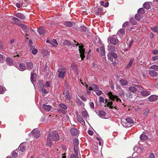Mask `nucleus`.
I'll use <instances>...</instances> for the list:
<instances>
[{
    "instance_id": "1",
    "label": "nucleus",
    "mask_w": 158,
    "mask_h": 158,
    "mask_svg": "<svg viewBox=\"0 0 158 158\" xmlns=\"http://www.w3.org/2000/svg\"><path fill=\"white\" fill-rule=\"evenodd\" d=\"M133 120L131 118L127 117L121 119V123L125 127H131L134 123Z\"/></svg>"
},
{
    "instance_id": "2",
    "label": "nucleus",
    "mask_w": 158,
    "mask_h": 158,
    "mask_svg": "<svg viewBox=\"0 0 158 158\" xmlns=\"http://www.w3.org/2000/svg\"><path fill=\"white\" fill-rule=\"evenodd\" d=\"M58 77L61 78H63L64 77L66 73V69L65 68H62L58 69Z\"/></svg>"
},
{
    "instance_id": "3",
    "label": "nucleus",
    "mask_w": 158,
    "mask_h": 158,
    "mask_svg": "<svg viewBox=\"0 0 158 158\" xmlns=\"http://www.w3.org/2000/svg\"><path fill=\"white\" fill-rule=\"evenodd\" d=\"M107 95L109 98L112 101L115 100L116 102H121V100L116 95H115L112 94V93L110 92H109Z\"/></svg>"
},
{
    "instance_id": "4",
    "label": "nucleus",
    "mask_w": 158,
    "mask_h": 158,
    "mask_svg": "<svg viewBox=\"0 0 158 158\" xmlns=\"http://www.w3.org/2000/svg\"><path fill=\"white\" fill-rule=\"evenodd\" d=\"M142 88V87L138 85H135L133 86L129 87L128 88V90L132 93H135L137 91L138 89H141Z\"/></svg>"
},
{
    "instance_id": "5",
    "label": "nucleus",
    "mask_w": 158,
    "mask_h": 158,
    "mask_svg": "<svg viewBox=\"0 0 158 158\" xmlns=\"http://www.w3.org/2000/svg\"><path fill=\"white\" fill-rule=\"evenodd\" d=\"M79 50L80 54V56L81 58V60H83L85 57V50L83 48V46L82 45H80L79 46Z\"/></svg>"
},
{
    "instance_id": "6",
    "label": "nucleus",
    "mask_w": 158,
    "mask_h": 158,
    "mask_svg": "<svg viewBox=\"0 0 158 158\" xmlns=\"http://www.w3.org/2000/svg\"><path fill=\"white\" fill-rule=\"evenodd\" d=\"M108 40L111 44L114 45H116L118 42V40L116 35L109 37Z\"/></svg>"
},
{
    "instance_id": "7",
    "label": "nucleus",
    "mask_w": 158,
    "mask_h": 158,
    "mask_svg": "<svg viewBox=\"0 0 158 158\" xmlns=\"http://www.w3.org/2000/svg\"><path fill=\"white\" fill-rule=\"evenodd\" d=\"M60 136L58 133L55 131H54L52 135V138L53 141H56L59 140Z\"/></svg>"
},
{
    "instance_id": "8",
    "label": "nucleus",
    "mask_w": 158,
    "mask_h": 158,
    "mask_svg": "<svg viewBox=\"0 0 158 158\" xmlns=\"http://www.w3.org/2000/svg\"><path fill=\"white\" fill-rule=\"evenodd\" d=\"M31 133L32 135L35 138H38L40 137V131L35 129L31 131Z\"/></svg>"
},
{
    "instance_id": "9",
    "label": "nucleus",
    "mask_w": 158,
    "mask_h": 158,
    "mask_svg": "<svg viewBox=\"0 0 158 158\" xmlns=\"http://www.w3.org/2000/svg\"><path fill=\"white\" fill-rule=\"evenodd\" d=\"M70 132L72 135L76 136L78 134L79 131L76 128H73L70 129Z\"/></svg>"
},
{
    "instance_id": "10",
    "label": "nucleus",
    "mask_w": 158,
    "mask_h": 158,
    "mask_svg": "<svg viewBox=\"0 0 158 158\" xmlns=\"http://www.w3.org/2000/svg\"><path fill=\"white\" fill-rule=\"evenodd\" d=\"M51 136L50 133H48L47 135V144L49 147H51L52 145L51 139Z\"/></svg>"
},
{
    "instance_id": "11",
    "label": "nucleus",
    "mask_w": 158,
    "mask_h": 158,
    "mask_svg": "<svg viewBox=\"0 0 158 158\" xmlns=\"http://www.w3.org/2000/svg\"><path fill=\"white\" fill-rule=\"evenodd\" d=\"M157 98V96L155 95H153L150 96L148 97V99L149 101L150 102H153L156 100Z\"/></svg>"
},
{
    "instance_id": "12",
    "label": "nucleus",
    "mask_w": 158,
    "mask_h": 158,
    "mask_svg": "<svg viewBox=\"0 0 158 158\" xmlns=\"http://www.w3.org/2000/svg\"><path fill=\"white\" fill-rule=\"evenodd\" d=\"M149 74L152 77H156L158 76V73L154 70H149Z\"/></svg>"
},
{
    "instance_id": "13",
    "label": "nucleus",
    "mask_w": 158,
    "mask_h": 158,
    "mask_svg": "<svg viewBox=\"0 0 158 158\" xmlns=\"http://www.w3.org/2000/svg\"><path fill=\"white\" fill-rule=\"evenodd\" d=\"M37 31L40 35H43L46 33V29L42 27L38 28Z\"/></svg>"
},
{
    "instance_id": "14",
    "label": "nucleus",
    "mask_w": 158,
    "mask_h": 158,
    "mask_svg": "<svg viewBox=\"0 0 158 158\" xmlns=\"http://www.w3.org/2000/svg\"><path fill=\"white\" fill-rule=\"evenodd\" d=\"M141 94L144 96L147 97L151 93L150 91L145 90H143L140 92Z\"/></svg>"
},
{
    "instance_id": "15",
    "label": "nucleus",
    "mask_w": 158,
    "mask_h": 158,
    "mask_svg": "<svg viewBox=\"0 0 158 158\" xmlns=\"http://www.w3.org/2000/svg\"><path fill=\"white\" fill-rule=\"evenodd\" d=\"M36 79V74L35 73H31V80L32 82L35 81Z\"/></svg>"
},
{
    "instance_id": "16",
    "label": "nucleus",
    "mask_w": 158,
    "mask_h": 158,
    "mask_svg": "<svg viewBox=\"0 0 158 158\" xmlns=\"http://www.w3.org/2000/svg\"><path fill=\"white\" fill-rule=\"evenodd\" d=\"M120 84L123 86H126L128 84V82L127 80L124 79H121L119 81Z\"/></svg>"
},
{
    "instance_id": "17",
    "label": "nucleus",
    "mask_w": 158,
    "mask_h": 158,
    "mask_svg": "<svg viewBox=\"0 0 158 158\" xmlns=\"http://www.w3.org/2000/svg\"><path fill=\"white\" fill-rule=\"evenodd\" d=\"M42 107L43 109L46 111H49L51 109V106L49 105L43 104Z\"/></svg>"
},
{
    "instance_id": "18",
    "label": "nucleus",
    "mask_w": 158,
    "mask_h": 158,
    "mask_svg": "<svg viewBox=\"0 0 158 158\" xmlns=\"http://www.w3.org/2000/svg\"><path fill=\"white\" fill-rule=\"evenodd\" d=\"M6 61L7 64L9 65H12L13 63V60L9 57H7L6 58Z\"/></svg>"
},
{
    "instance_id": "19",
    "label": "nucleus",
    "mask_w": 158,
    "mask_h": 158,
    "mask_svg": "<svg viewBox=\"0 0 158 158\" xmlns=\"http://www.w3.org/2000/svg\"><path fill=\"white\" fill-rule=\"evenodd\" d=\"M19 69L21 71H24L26 69L25 64L23 63H20L19 64Z\"/></svg>"
},
{
    "instance_id": "20",
    "label": "nucleus",
    "mask_w": 158,
    "mask_h": 158,
    "mask_svg": "<svg viewBox=\"0 0 158 158\" xmlns=\"http://www.w3.org/2000/svg\"><path fill=\"white\" fill-rule=\"evenodd\" d=\"M15 16L18 18H19L22 19H24L25 18V16L24 15L21 13H16Z\"/></svg>"
},
{
    "instance_id": "21",
    "label": "nucleus",
    "mask_w": 158,
    "mask_h": 158,
    "mask_svg": "<svg viewBox=\"0 0 158 158\" xmlns=\"http://www.w3.org/2000/svg\"><path fill=\"white\" fill-rule=\"evenodd\" d=\"M78 121L82 125H85V122L84 119L81 117L78 116L77 117Z\"/></svg>"
},
{
    "instance_id": "22",
    "label": "nucleus",
    "mask_w": 158,
    "mask_h": 158,
    "mask_svg": "<svg viewBox=\"0 0 158 158\" xmlns=\"http://www.w3.org/2000/svg\"><path fill=\"white\" fill-rule=\"evenodd\" d=\"M101 56H104L105 54V48L103 46H101L100 47Z\"/></svg>"
},
{
    "instance_id": "23",
    "label": "nucleus",
    "mask_w": 158,
    "mask_h": 158,
    "mask_svg": "<svg viewBox=\"0 0 158 158\" xmlns=\"http://www.w3.org/2000/svg\"><path fill=\"white\" fill-rule=\"evenodd\" d=\"M134 59L133 58H131L130 59V60H129V63L127 64V65L126 66V68L127 69H129L130 68L132 65V64L134 61Z\"/></svg>"
},
{
    "instance_id": "24",
    "label": "nucleus",
    "mask_w": 158,
    "mask_h": 158,
    "mask_svg": "<svg viewBox=\"0 0 158 158\" xmlns=\"http://www.w3.org/2000/svg\"><path fill=\"white\" fill-rule=\"evenodd\" d=\"M125 30L123 29H120L118 31L117 34L119 35H123L125 34Z\"/></svg>"
},
{
    "instance_id": "25",
    "label": "nucleus",
    "mask_w": 158,
    "mask_h": 158,
    "mask_svg": "<svg viewBox=\"0 0 158 158\" xmlns=\"http://www.w3.org/2000/svg\"><path fill=\"white\" fill-rule=\"evenodd\" d=\"M108 49L109 51H111V52H114L115 51L114 47L111 45H108Z\"/></svg>"
},
{
    "instance_id": "26",
    "label": "nucleus",
    "mask_w": 158,
    "mask_h": 158,
    "mask_svg": "<svg viewBox=\"0 0 158 158\" xmlns=\"http://www.w3.org/2000/svg\"><path fill=\"white\" fill-rule=\"evenodd\" d=\"M81 114L83 117L85 119L89 118V115L86 111H82Z\"/></svg>"
},
{
    "instance_id": "27",
    "label": "nucleus",
    "mask_w": 158,
    "mask_h": 158,
    "mask_svg": "<svg viewBox=\"0 0 158 158\" xmlns=\"http://www.w3.org/2000/svg\"><path fill=\"white\" fill-rule=\"evenodd\" d=\"M148 136L145 134H142L140 136V139L143 140H145L148 139Z\"/></svg>"
},
{
    "instance_id": "28",
    "label": "nucleus",
    "mask_w": 158,
    "mask_h": 158,
    "mask_svg": "<svg viewBox=\"0 0 158 158\" xmlns=\"http://www.w3.org/2000/svg\"><path fill=\"white\" fill-rule=\"evenodd\" d=\"M27 67L28 69H31L33 67V64L31 62H29L26 63Z\"/></svg>"
},
{
    "instance_id": "29",
    "label": "nucleus",
    "mask_w": 158,
    "mask_h": 158,
    "mask_svg": "<svg viewBox=\"0 0 158 158\" xmlns=\"http://www.w3.org/2000/svg\"><path fill=\"white\" fill-rule=\"evenodd\" d=\"M106 112L103 110H100L99 112V116L102 118H103V117H104L106 115Z\"/></svg>"
},
{
    "instance_id": "30",
    "label": "nucleus",
    "mask_w": 158,
    "mask_h": 158,
    "mask_svg": "<svg viewBox=\"0 0 158 158\" xmlns=\"http://www.w3.org/2000/svg\"><path fill=\"white\" fill-rule=\"evenodd\" d=\"M150 69H154L156 71H158V65H153L150 67L149 68Z\"/></svg>"
},
{
    "instance_id": "31",
    "label": "nucleus",
    "mask_w": 158,
    "mask_h": 158,
    "mask_svg": "<svg viewBox=\"0 0 158 158\" xmlns=\"http://www.w3.org/2000/svg\"><path fill=\"white\" fill-rule=\"evenodd\" d=\"M143 6L144 8L147 10H148L150 7V5L147 2H145L143 4Z\"/></svg>"
},
{
    "instance_id": "32",
    "label": "nucleus",
    "mask_w": 158,
    "mask_h": 158,
    "mask_svg": "<svg viewBox=\"0 0 158 158\" xmlns=\"http://www.w3.org/2000/svg\"><path fill=\"white\" fill-rule=\"evenodd\" d=\"M66 101L68 102H69L71 99V97L69 94H66L65 96Z\"/></svg>"
},
{
    "instance_id": "33",
    "label": "nucleus",
    "mask_w": 158,
    "mask_h": 158,
    "mask_svg": "<svg viewBox=\"0 0 158 158\" xmlns=\"http://www.w3.org/2000/svg\"><path fill=\"white\" fill-rule=\"evenodd\" d=\"M73 142L74 146H77L79 144V142L77 139H73Z\"/></svg>"
},
{
    "instance_id": "34",
    "label": "nucleus",
    "mask_w": 158,
    "mask_h": 158,
    "mask_svg": "<svg viewBox=\"0 0 158 158\" xmlns=\"http://www.w3.org/2000/svg\"><path fill=\"white\" fill-rule=\"evenodd\" d=\"M92 90L95 91L99 89L98 86L96 84H94L92 86Z\"/></svg>"
},
{
    "instance_id": "35",
    "label": "nucleus",
    "mask_w": 158,
    "mask_h": 158,
    "mask_svg": "<svg viewBox=\"0 0 158 158\" xmlns=\"http://www.w3.org/2000/svg\"><path fill=\"white\" fill-rule=\"evenodd\" d=\"M135 19L138 21H140L141 19V16L139 14H137L135 15Z\"/></svg>"
},
{
    "instance_id": "36",
    "label": "nucleus",
    "mask_w": 158,
    "mask_h": 158,
    "mask_svg": "<svg viewBox=\"0 0 158 158\" xmlns=\"http://www.w3.org/2000/svg\"><path fill=\"white\" fill-rule=\"evenodd\" d=\"M59 106L62 109H64L65 110H66L67 109V106L64 104L60 103L59 105Z\"/></svg>"
},
{
    "instance_id": "37",
    "label": "nucleus",
    "mask_w": 158,
    "mask_h": 158,
    "mask_svg": "<svg viewBox=\"0 0 158 158\" xmlns=\"http://www.w3.org/2000/svg\"><path fill=\"white\" fill-rule=\"evenodd\" d=\"M64 25L68 27H71L73 25V24L70 22H66L64 23Z\"/></svg>"
},
{
    "instance_id": "38",
    "label": "nucleus",
    "mask_w": 158,
    "mask_h": 158,
    "mask_svg": "<svg viewBox=\"0 0 158 158\" xmlns=\"http://www.w3.org/2000/svg\"><path fill=\"white\" fill-rule=\"evenodd\" d=\"M71 68L73 70H75L77 74H78V70L76 65L72 64L71 65Z\"/></svg>"
},
{
    "instance_id": "39",
    "label": "nucleus",
    "mask_w": 158,
    "mask_h": 158,
    "mask_svg": "<svg viewBox=\"0 0 158 158\" xmlns=\"http://www.w3.org/2000/svg\"><path fill=\"white\" fill-rule=\"evenodd\" d=\"M152 30L158 33V27H155L151 28Z\"/></svg>"
},
{
    "instance_id": "40",
    "label": "nucleus",
    "mask_w": 158,
    "mask_h": 158,
    "mask_svg": "<svg viewBox=\"0 0 158 158\" xmlns=\"http://www.w3.org/2000/svg\"><path fill=\"white\" fill-rule=\"evenodd\" d=\"M25 147L23 145H20L19 147V150L21 152H23L25 150Z\"/></svg>"
},
{
    "instance_id": "41",
    "label": "nucleus",
    "mask_w": 158,
    "mask_h": 158,
    "mask_svg": "<svg viewBox=\"0 0 158 158\" xmlns=\"http://www.w3.org/2000/svg\"><path fill=\"white\" fill-rule=\"evenodd\" d=\"M138 12L139 14H143L144 13V10L143 8H140L138 10Z\"/></svg>"
},
{
    "instance_id": "42",
    "label": "nucleus",
    "mask_w": 158,
    "mask_h": 158,
    "mask_svg": "<svg viewBox=\"0 0 158 158\" xmlns=\"http://www.w3.org/2000/svg\"><path fill=\"white\" fill-rule=\"evenodd\" d=\"M73 149L75 154L76 155H78V151L77 146H74Z\"/></svg>"
},
{
    "instance_id": "43",
    "label": "nucleus",
    "mask_w": 158,
    "mask_h": 158,
    "mask_svg": "<svg viewBox=\"0 0 158 158\" xmlns=\"http://www.w3.org/2000/svg\"><path fill=\"white\" fill-rule=\"evenodd\" d=\"M4 61V57L3 56L0 54V63H3Z\"/></svg>"
},
{
    "instance_id": "44",
    "label": "nucleus",
    "mask_w": 158,
    "mask_h": 158,
    "mask_svg": "<svg viewBox=\"0 0 158 158\" xmlns=\"http://www.w3.org/2000/svg\"><path fill=\"white\" fill-rule=\"evenodd\" d=\"M95 92H96V94L98 96L100 95L102 93V91L101 90H99V89H98L97 90L95 91Z\"/></svg>"
},
{
    "instance_id": "45",
    "label": "nucleus",
    "mask_w": 158,
    "mask_h": 158,
    "mask_svg": "<svg viewBox=\"0 0 158 158\" xmlns=\"http://www.w3.org/2000/svg\"><path fill=\"white\" fill-rule=\"evenodd\" d=\"M111 55L114 57V58H117L118 56L114 52H111Z\"/></svg>"
},
{
    "instance_id": "46",
    "label": "nucleus",
    "mask_w": 158,
    "mask_h": 158,
    "mask_svg": "<svg viewBox=\"0 0 158 158\" xmlns=\"http://www.w3.org/2000/svg\"><path fill=\"white\" fill-rule=\"evenodd\" d=\"M12 156L14 158H15L18 156V153L15 151H13L12 153Z\"/></svg>"
},
{
    "instance_id": "47",
    "label": "nucleus",
    "mask_w": 158,
    "mask_h": 158,
    "mask_svg": "<svg viewBox=\"0 0 158 158\" xmlns=\"http://www.w3.org/2000/svg\"><path fill=\"white\" fill-rule=\"evenodd\" d=\"M113 104V103L111 102H107V106L108 107L111 108H112L113 106H112Z\"/></svg>"
},
{
    "instance_id": "48",
    "label": "nucleus",
    "mask_w": 158,
    "mask_h": 158,
    "mask_svg": "<svg viewBox=\"0 0 158 158\" xmlns=\"http://www.w3.org/2000/svg\"><path fill=\"white\" fill-rule=\"evenodd\" d=\"M4 91V89L2 86L0 85V94H3Z\"/></svg>"
},
{
    "instance_id": "49",
    "label": "nucleus",
    "mask_w": 158,
    "mask_h": 158,
    "mask_svg": "<svg viewBox=\"0 0 158 158\" xmlns=\"http://www.w3.org/2000/svg\"><path fill=\"white\" fill-rule=\"evenodd\" d=\"M32 53L34 55H35L38 52V51L35 48H33L31 51Z\"/></svg>"
},
{
    "instance_id": "50",
    "label": "nucleus",
    "mask_w": 158,
    "mask_h": 158,
    "mask_svg": "<svg viewBox=\"0 0 158 158\" xmlns=\"http://www.w3.org/2000/svg\"><path fill=\"white\" fill-rule=\"evenodd\" d=\"M104 98L102 96L99 97V102L100 103H104Z\"/></svg>"
},
{
    "instance_id": "51",
    "label": "nucleus",
    "mask_w": 158,
    "mask_h": 158,
    "mask_svg": "<svg viewBox=\"0 0 158 158\" xmlns=\"http://www.w3.org/2000/svg\"><path fill=\"white\" fill-rule=\"evenodd\" d=\"M85 86L86 87V89H90V90H92V87L91 85H90V86H88L87 85L85 84Z\"/></svg>"
},
{
    "instance_id": "52",
    "label": "nucleus",
    "mask_w": 158,
    "mask_h": 158,
    "mask_svg": "<svg viewBox=\"0 0 158 158\" xmlns=\"http://www.w3.org/2000/svg\"><path fill=\"white\" fill-rule=\"evenodd\" d=\"M90 107L92 108L93 109H94V104L93 102H90L89 104Z\"/></svg>"
},
{
    "instance_id": "53",
    "label": "nucleus",
    "mask_w": 158,
    "mask_h": 158,
    "mask_svg": "<svg viewBox=\"0 0 158 158\" xmlns=\"http://www.w3.org/2000/svg\"><path fill=\"white\" fill-rule=\"evenodd\" d=\"M50 81H47L46 82L45 86L46 87H50Z\"/></svg>"
},
{
    "instance_id": "54",
    "label": "nucleus",
    "mask_w": 158,
    "mask_h": 158,
    "mask_svg": "<svg viewBox=\"0 0 158 158\" xmlns=\"http://www.w3.org/2000/svg\"><path fill=\"white\" fill-rule=\"evenodd\" d=\"M80 98L82 100L84 101L85 102L86 101V98L83 96H81L80 97Z\"/></svg>"
},
{
    "instance_id": "55",
    "label": "nucleus",
    "mask_w": 158,
    "mask_h": 158,
    "mask_svg": "<svg viewBox=\"0 0 158 158\" xmlns=\"http://www.w3.org/2000/svg\"><path fill=\"white\" fill-rule=\"evenodd\" d=\"M77 102L81 105L83 103V102H81L79 99H77L76 101Z\"/></svg>"
},
{
    "instance_id": "56",
    "label": "nucleus",
    "mask_w": 158,
    "mask_h": 158,
    "mask_svg": "<svg viewBox=\"0 0 158 158\" xmlns=\"http://www.w3.org/2000/svg\"><path fill=\"white\" fill-rule=\"evenodd\" d=\"M149 158H155L154 154L152 153H151L149 156Z\"/></svg>"
},
{
    "instance_id": "57",
    "label": "nucleus",
    "mask_w": 158,
    "mask_h": 158,
    "mask_svg": "<svg viewBox=\"0 0 158 158\" xmlns=\"http://www.w3.org/2000/svg\"><path fill=\"white\" fill-rule=\"evenodd\" d=\"M12 19L16 22L19 21V19L14 17L12 18Z\"/></svg>"
},
{
    "instance_id": "58",
    "label": "nucleus",
    "mask_w": 158,
    "mask_h": 158,
    "mask_svg": "<svg viewBox=\"0 0 158 158\" xmlns=\"http://www.w3.org/2000/svg\"><path fill=\"white\" fill-rule=\"evenodd\" d=\"M129 25V23L128 22H125L123 25V27H125Z\"/></svg>"
},
{
    "instance_id": "59",
    "label": "nucleus",
    "mask_w": 158,
    "mask_h": 158,
    "mask_svg": "<svg viewBox=\"0 0 158 158\" xmlns=\"http://www.w3.org/2000/svg\"><path fill=\"white\" fill-rule=\"evenodd\" d=\"M42 91L43 93H44L45 94H47L48 93L47 90L44 89L43 88L42 89Z\"/></svg>"
},
{
    "instance_id": "60",
    "label": "nucleus",
    "mask_w": 158,
    "mask_h": 158,
    "mask_svg": "<svg viewBox=\"0 0 158 158\" xmlns=\"http://www.w3.org/2000/svg\"><path fill=\"white\" fill-rule=\"evenodd\" d=\"M64 45H65L66 44H67L69 45L70 44V42L69 41H68L67 40H66L64 41Z\"/></svg>"
},
{
    "instance_id": "61",
    "label": "nucleus",
    "mask_w": 158,
    "mask_h": 158,
    "mask_svg": "<svg viewBox=\"0 0 158 158\" xmlns=\"http://www.w3.org/2000/svg\"><path fill=\"white\" fill-rule=\"evenodd\" d=\"M119 95L120 97H123L124 96V93L123 91H122L120 93H119Z\"/></svg>"
},
{
    "instance_id": "62",
    "label": "nucleus",
    "mask_w": 158,
    "mask_h": 158,
    "mask_svg": "<svg viewBox=\"0 0 158 158\" xmlns=\"http://www.w3.org/2000/svg\"><path fill=\"white\" fill-rule=\"evenodd\" d=\"M52 43L56 45L58 44L56 41V39H53L52 40Z\"/></svg>"
},
{
    "instance_id": "63",
    "label": "nucleus",
    "mask_w": 158,
    "mask_h": 158,
    "mask_svg": "<svg viewBox=\"0 0 158 158\" xmlns=\"http://www.w3.org/2000/svg\"><path fill=\"white\" fill-rule=\"evenodd\" d=\"M88 133L89 135H92L93 134V131L91 130H89Z\"/></svg>"
},
{
    "instance_id": "64",
    "label": "nucleus",
    "mask_w": 158,
    "mask_h": 158,
    "mask_svg": "<svg viewBox=\"0 0 158 158\" xmlns=\"http://www.w3.org/2000/svg\"><path fill=\"white\" fill-rule=\"evenodd\" d=\"M76 157L75 155L72 154L70 156V158H76Z\"/></svg>"
}]
</instances>
